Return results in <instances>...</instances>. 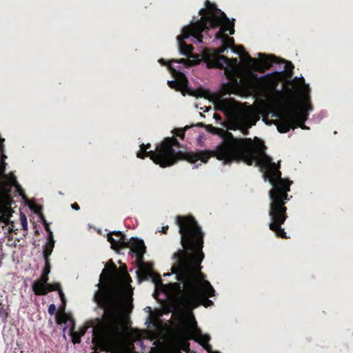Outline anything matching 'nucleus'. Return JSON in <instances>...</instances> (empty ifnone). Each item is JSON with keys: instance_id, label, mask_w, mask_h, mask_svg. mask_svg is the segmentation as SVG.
Returning a JSON list of instances; mask_svg holds the SVG:
<instances>
[{"instance_id": "nucleus-16", "label": "nucleus", "mask_w": 353, "mask_h": 353, "mask_svg": "<svg viewBox=\"0 0 353 353\" xmlns=\"http://www.w3.org/2000/svg\"><path fill=\"white\" fill-rule=\"evenodd\" d=\"M188 80L185 75L182 72H179L178 79L176 81H168V85L171 88L180 90L187 86Z\"/></svg>"}, {"instance_id": "nucleus-14", "label": "nucleus", "mask_w": 353, "mask_h": 353, "mask_svg": "<svg viewBox=\"0 0 353 353\" xmlns=\"http://www.w3.org/2000/svg\"><path fill=\"white\" fill-rule=\"evenodd\" d=\"M122 247L123 248H130V251L134 254L145 252L146 250L143 241L137 238H131L125 241Z\"/></svg>"}, {"instance_id": "nucleus-35", "label": "nucleus", "mask_w": 353, "mask_h": 353, "mask_svg": "<svg viewBox=\"0 0 353 353\" xmlns=\"http://www.w3.org/2000/svg\"><path fill=\"white\" fill-rule=\"evenodd\" d=\"M214 117L216 119H221V117L219 114H214Z\"/></svg>"}, {"instance_id": "nucleus-34", "label": "nucleus", "mask_w": 353, "mask_h": 353, "mask_svg": "<svg viewBox=\"0 0 353 353\" xmlns=\"http://www.w3.org/2000/svg\"><path fill=\"white\" fill-rule=\"evenodd\" d=\"M210 128H212V132H214V133H216V131L220 130L219 128H214V127H212V126H210Z\"/></svg>"}, {"instance_id": "nucleus-36", "label": "nucleus", "mask_w": 353, "mask_h": 353, "mask_svg": "<svg viewBox=\"0 0 353 353\" xmlns=\"http://www.w3.org/2000/svg\"><path fill=\"white\" fill-rule=\"evenodd\" d=\"M4 141H5V139L2 138L1 137H0V145H2L4 143Z\"/></svg>"}, {"instance_id": "nucleus-28", "label": "nucleus", "mask_w": 353, "mask_h": 353, "mask_svg": "<svg viewBox=\"0 0 353 353\" xmlns=\"http://www.w3.org/2000/svg\"><path fill=\"white\" fill-rule=\"evenodd\" d=\"M56 305L54 304H50L48 307V312L50 315H53L56 312Z\"/></svg>"}, {"instance_id": "nucleus-32", "label": "nucleus", "mask_w": 353, "mask_h": 353, "mask_svg": "<svg viewBox=\"0 0 353 353\" xmlns=\"http://www.w3.org/2000/svg\"><path fill=\"white\" fill-rule=\"evenodd\" d=\"M71 207L72 209L75 210H79V205L77 203H74L71 205Z\"/></svg>"}, {"instance_id": "nucleus-8", "label": "nucleus", "mask_w": 353, "mask_h": 353, "mask_svg": "<svg viewBox=\"0 0 353 353\" xmlns=\"http://www.w3.org/2000/svg\"><path fill=\"white\" fill-rule=\"evenodd\" d=\"M145 252H139L135 254L137 256V263L139 266L137 270V276L139 281H148L150 279L156 285L161 283V278L159 274H156L153 271V265L152 263H145L143 261V255Z\"/></svg>"}, {"instance_id": "nucleus-4", "label": "nucleus", "mask_w": 353, "mask_h": 353, "mask_svg": "<svg viewBox=\"0 0 353 353\" xmlns=\"http://www.w3.org/2000/svg\"><path fill=\"white\" fill-rule=\"evenodd\" d=\"M199 13L201 15V19L184 27L181 34L176 37L180 53L188 57H192L194 48L188 45L184 39L192 36L199 43H203L202 33H206L211 28H219L221 20L220 17H225V14L208 0L205 1V8H201Z\"/></svg>"}, {"instance_id": "nucleus-22", "label": "nucleus", "mask_w": 353, "mask_h": 353, "mask_svg": "<svg viewBox=\"0 0 353 353\" xmlns=\"http://www.w3.org/2000/svg\"><path fill=\"white\" fill-rule=\"evenodd\" d=\"M75 325H72L70 329V334L72 338V341L74 344L79 343L81 342V336L84 334V332L81 334L74 331Z\"/></svg>"}, {"instance_id": "nucleus-2", "label": "nucleus", "mask_w": 353, "mask_h": 353, "mask_svg": "<svg viewBox=\"0 0 353 353\" xmlns=\"http://www.w3.org/2000/svg\"><path fill=\"white\" fill-rule=\"evenodd\" d=\"M175 222L179 228L183 249L173 255L176 264L172 267V272L176 274L177 281L184 285L183 305L188 310L199 305L211 306L213 302L208 298L215 295V290L201 271V263L204 259L202 250L204 232L192 215H178Z\"/></svg>"}, {"instance_id": "nucleus-11", "label": "nucleus", "mask_w": 353, "mask_h": 353, "mask_svg": "<svg viewBox=\"0 0 353 353\" xmlns=\"http://www.w3.org/2000/svg\"><path fill=\"white\" fill-rule=\"evenodd\" d=\"M181 336L185 339H193V334L197 335L199 337V339L197 340L202 345L208 344L209 342L210 337L207 334H202L201 330L197 327L196 322L195 319H193V325H192V332H188L184 330L181 332Z\"/></svg>"}, {"instance_id": "nucleus-3", "label": "nucleus", "mask_w": 353, "mask_h": 353, "mask_svg": "<svg viewBox=\"0 0 353 353\" xmlns=\"http://www.w3.org/2000/svg\"><path fill=\"white\" fill-rule=\"evenodd\" d=\"M121 277L116 265L110 260L105 265L100 274L99 283L97 285L99 289L94 293V300L103 310V314L99 319L100 327L95 330L92 342L101 351H110L112 336L117 330L119 316V291L117 284Z\"/></svg>"}, {"instance_id": "nucleus-19", "label": "nucleus", "mask_w": 353, "mask_h": 353, "mask_svg": "<svg viewBox=\"0 0 353 353\" xmlns=\"http://www.w3.org/2000/svg\"><path fill=\"white\" fill-rule=\"evenodd\" d=\"M54 246V241L53 240V238H48V242L45 245L43 251V258L45 261H50L49 256H50L52 252Z\"/></svg>"}, {"instance_id": "nucleus-21", "label": "nucleus", "mask_w": 353, "mask_h": 353, "mask_svg": "<svg viewBox=\"0 0 353 353\" xmlns=\"http://www.w3.org/2000/svg\"><path fill=\"white\" fill-rule=\"evenodd\" d=\"M108 241L111 243V248L115 250L123 249L122 245H124L125 242L119 239H114L112 237V234L110 233L108 235Z\"/></svg>"}, {"instance_id": "nucleus-24", "label": "nucleus", "mask_w": 353, "mask_h": 353, "mask_svg": "<svg viewBox=\"0 0 353 353\" xmlns=\"http://www.w3.org/2000/svg\"><path fill=\"white\" fill-rule=\"evenodd\" d=\"M189 128L190 127L186 125L184 128H175L172 132L176 137H179L181 139H183L185 137V131Z\"/></svg>"}, {"instance_id": "nucleus-39", "label": "nucleus", "mask_w": 353, "mask_h": 353, "mask_svg": "<svg viewBox=\"0 0 353 353\" xmlns=\"http://www.w3.org/2000/svg\"><path fill=\"white\" fill-rule=\"evenodd\" d=\"M240 48H241L243 51H244V49H243V46H240Z\"/></svg>"}, {"instance_id": "nucleus-37", "label": "nucleus", "mask_w": 353, "mask_h": 353, "mask_svg": "<svg viewBox=\"0 0 353 353\" xmlns=\"http://www.w3.org/2000/svg\"><path fill=\"white\" fill-rule=\"evenodd\" d=\"M124 274L128 275V273H127V272H126V267H125V269H124Z\"/></svg>"}, {"instance_id": "nucleus-26", "label": "nucleus", "mask_w": 353, "mask_h": 353, "mask_svg": "<svg viewBox=\"0 0 353 353\" xmlns=\"http://www.w3.org/2000/svg\"><path fill=\"white\" fill-rule=\"evenodd\" d=\"M20 219H21L23 230H28V221H27V219H26V216L23 214L21 215Z\"/></svg>"}, {"instance_id": "nucleus-6", "label": "nucleus", "mask_w": 353, "mask_h": 353, "mask_svg": "<svg viewBox=\"0 0 353 353\" xmlns=\"http://www.w3.org/2000/svg\"><path fill=\"white\" fill-rule=\"evenodd\" d=\"M5 148L4 143L0 145V212L6 211L10 204L11 200L9 196V192L14 191L18 193L19 196L24 194V190L19 184L17 177L11 172L10 174H6V163L4 159L6 156L4 154Z\"/></svg>"}, {"instance_id": "nucleus-18", "label": "nucleus", "mask_w": 353, "mask_h": 353, "mask_svg": "<svg viewBox=\"0 0 353 353\" xmlns=\"http://www.w3.org/2000/svg\"><path fill=\"white\" fill-rule=\"evenodd\" d=\"M159 62L163 65H167L168 66V68L169 69V70L172 73V74H174V73H176V70L172 67V63H183L184 65H185L186 66H189L190 65V61L189 60H187L185 59H172L170 60L168 63H167L165 61V59H160L159 60Z\"/></svg>"}, {"instance_id": "nucleus-40", "label": "nucleus", "mask_w": 353, "mask_h": 353, "mask_svg": "<svg viewBox=\"0 0 353 353\" xmlns=\"http://www.w3.org/2000/svg\"><path fill=\"white\" fill-rule=\"evenodd\" d=\"M234 63H236L237 59H234Z\"/></svg>"}, {"instance_id": "nucleus-10", "label": "nucleus", "mask_w": 353, "mask_h": 353, "mask_svg": "<svg viewBox=\"0 0 353 353\" xmlns=\"http://www.w3.org/2000/svg\"><path fill=\"white\" fill-rule=\"evenodd\" d=\"M312 108L310 101V99L307 97L301 106H299L295 111L290 112V116H292L294 123L301 122L305 123L308 118L309 111Z\"/></svg>"}, {"instance_id": "nucleus-15", "label": "nucleus", "mask_w": 353, "mask_h": 353, "mask_svg": "<svg viewBox=\"0 0 353 353\" xmlns=\"http://www.w3.org/2000/svg\"><path fill=\"white\" fill-rule=\"evenodd\" d=\"M57 290L60 298L63 301L64 299V294L61 290V285L59 283H49L48 282L45 284L43 288L39 289L34 294L37 296L46 295L48 292Z\"/></svg>"}, {"instance_id": "nucleus-33", "label": "nucleus", "mask_w": 353, "mask_h": 353, "mask_svg": "<svg viewBox=\"0 0 353 353\" xmlns=\"http://www.w3.org/2000/svg\"><path fill=\"white\" fill-rule=\"evenodd\" d=\"M168 228H169L168 225L162 227L161 232L163 234H166L168 230Z\"/></svg>"}, {"instance_id": "nucleus-27", "label": "nucleus", "mask_w": 353, "mask_h": 353, "mask_svg": "<svg viewBox=\"0 0 353 353\" xmlns=\"http://www.w3.org/2000/svg\"><path fill=\"white\" fill-rule=\"evenodd\" d=\"M0 316L6 318L8 313L6 312L5 305L0 303Z\"/></svg>"}, {"instance_id": "nucleus-1", "label": "nucleus", "mask_w": 353, "mask_h": 353, "mask_svg": "<svg viewBox=\"0 0 353 353\" xmlns=\"http://www.w3.org/2000/svg\"><path fill=\"white\" fill-rule=\"evenodd\" d=\"M222 142L213 150L194 152L176 151L181 144L174 137H166L156 147L155 150L147 151L151 145L141 144L137 156L139 159L150 157L153 162L161 168H166L176 163L179 160H185L194 163L198 160L207 163L212 157L230 164L233 161H243L248 165H255L264 170L263 177L268 180L272 188L269 191L270 199L269 228L275 235L285 239V232L281 225L285 221V179L281 177L280 164L272 161V158L264 154L265 145L263 141L255 138L254 142L250 138H235L228 131H223Z\"/></svg>"}, {"instance_id": "nucleus-5", "label": "nucleus", "mask_w": 353, "mask_h": 353, "mask_svg": "<svg viewBox=\"0 0 353 353\" xmlns=\"http://www.w3.org/2000/svg\"><path fill=\"white\" fill-rule=\"evenodd\" d=\"M221 17V21L219 23V30L215 34V39H220L222 42V46L215 51L206 49L203 52V59L206 63L208 68H219L225 69V65L229 66L230 65V59L227 57L223 55L225 51L228 48H231L234 44V40L233 38H230L226 34V32L229 31L230 34L234 33V19L232 21L227 17Z\"/></svg>"}, {"instance_id": "nucleus-29", "label": "nucleus", "mask_w": 353, "mask_h": 353, "mask_svg": "<svg viewBox=\"0 0 353 353\" xmlns=\"http://www.w3.org/2000/svg\"><path fill=\"white\" fill-rule=\"evenodd\" d=\"M44 228H45V230L48 232V238H52V232L50 231V226H49L48 223H46V221H44Z\"/></svg>"}, {"instance_id": "nucleus-41", "label": "nucleus", "mask_w": 353, "mask_h": 353, "mask_svg": "<svg viewBox=\"0 0 353 353\" xmlns=\"http://www.w3.org/2000/svg\"><path fill=\"white\" fill-rule=\"evenodd\" d=\"M212 353H220V352H213Z\"/></svg>"}, {"instance_id": "nucleus-38", "label": "nucleus", "mask_w": 353, "mask_h": 353, "mask_svg": "<svg viewBox=\"0 0 353 353\" xmlns=\"http://www.w3.org/2000/svg\"><path fill=\"white\" fill-rule=\"evenodd\" d=\"M197 125L203 126V124L202 123H199L197 124Z\"/></svg>"}, {"instance_id": "nucleus-9", "label": "nucleus", "mask_w": 353, "mask_h": 353, "mask_svg": "<svg viewBox=\"0 0 353 353\" xmlns=\"http://www.w3.org/2000/svg\"><path fill=\"white\" fill-rule=\"evenodd\" d=\"M260 61L252 58L250 54L244 52V58L246 59L247 64L252 66L255 70L259 72H263L265 70H268L274 63H279V59L274 56H265L264 54L259 53Z\"/></svg>"}, {"instance_id": "nucleus-30", "label": "nucleus", "mask_w": 353, "mask_h": 353, "mask_svg": "<svg viewBox=\"0 0 353 353\" xmlns=\"http://www.w3.org/2000/svg\"><path fill=\"white\" fill-rule=\"evenodd\" d=\"M297 127H300L301 128L305 130L308 129V128L305 125V123H301V122H296L294 125V128H296Z\"/></svg>"}, {"instance_id": "nucleus-12", "label": "nucleus", "mask_w": 353, "mask_h": 353, "mask_svg": "<svg viewBox=\"0 0 353 353\" xmlns=\"http://www.w3.org/2000/svg\"><path fill=\"white\" fill-rule=\"evenodd\" d=\"M289 112L282 114L280 119L276 122L277 130L281 133H286L291 128L294 129V123Z\"/></svg>"}, {"instance_id": "nucleus-17", "label": "nucleus", "mask_w": 353, "mask_h": 353, "mask_svg": "<svg viewBox=\"0 0 353 353\" xmlns=\"http://www.w3.org/2000/svg\"><path fill=\"white\" fill-rule=\"evenodd\" d=\"M55 320L58 325L65 324L68 321L71 323V326L75 325L73 317L70 314H66L64 308L62 311H59L56 314Z\"/></svg>"}, {"instance_id": "nucleus-23", "label": "nucleus", "mask_w": 353, "mask_h": 353, "mask_svg": "<svg viewBox=\"0 0 353 353\" xmlns=\"http://www.w3.org/2000/svg\"><path fill=\"white\" fill-rule=\"evenodd\" d=\"M283 63H285V72L287 78L290 79L292 77L294 65L290 61H282Z\"/></svg>"}, {"instance_id": "nucleus-25", "label": "nucleus", "mask_w": 353, "mask_h": 353, "mask_svg": "<svg viewBox=\"0 0 353 353\" xmlns=\"http://www.w3.org/2000/svg\"><path fill=\"white\" fill-rule=\"evenodd\" d=\"M110 234L119 237V240H121L122 241H127L128 240L126 238V236L120 231H114V232H111Z\"/></svg>"}, {"instance_id": "nucleus-13", "label": "nucleus", "mask_w": 353, "mask_h": 353, "mask_svg": "<svg viewBox=\"0 0 353 353\" xmlns=\"http://www.w3.org/2000/svg\"><path fill=\"white\" fill-rule=\"evenodd\" d=\"M50 272V261H45V265L42 270V274L41 275L40 279L35 281L32 285V291L35 294L38 290L43 288L45 284L47 283L49 281L48 274Z\"/></svg>"}, {"instance_id": "nucleus-31", "label": "nucleus", "mask_w": 353, "mask_h": 353, "mask_svg": "<svg viewBox=\"0 0 353 353\" xmlns=\"http://www.w3.org/2000/svg\"><path fill=\"white\" fill-rule=\"evenodd\" d=\"M203 346L206 350V351L208 352L209 353L213 352V351L212 350V347L209 344H206Z\"/></svg>"}, {"instance_id": "nucleus-7", "label": "nucleus", "mask_w": 353, "mask_h": 353, "mask_svg": "<svg viewBox=\"0 0 353 353\" xmlns=\"http://www.w3.org/2000/svg\"><path fill=\"white\" fill-rule=\"evenodd\" d=\"M279 81L277 74H267L259 78L256 74L250 71L240 79L239 84L246 92H254L259 88L268 92H276ZM277 92L280 93L279 91Z\"/></svg>"}, {"instance_id": "nucleus-20", "label": "nucleus", "mask_w": 353, "mask_h": 353, "mask_svg": "<svg viewBox=\"0 0 353 353\" xmlns=\"http://www.w3.org/2000/svg\"><path fill=\"white\" fill-rule=\"evenodd\" d=\"M179 281L180 283H176V282L170 283H169V286H170V289L172 291H174V292L178 293V294H181V295L180 296V300H181V303L183 304L182 296L184 294V285L180 281Z\"/></svg>"}]
</instances>
